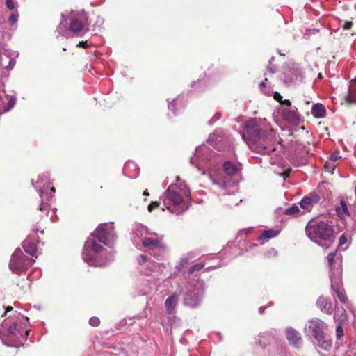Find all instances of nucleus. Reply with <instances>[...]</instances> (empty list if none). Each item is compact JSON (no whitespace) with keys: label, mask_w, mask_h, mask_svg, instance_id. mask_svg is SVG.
Segmentation results:
<instances>
[{"label":"nucleus","mask_w":356,"mask_h":356,"mask_svg":"<svg viewBox=\"0 0 356 356\" xmlns=\"http://www.w3.org/2000/svg\"><path fill=\"white\" fill-rule=\"evenodd\" d=\"M205 263L204 262H200L198 264H196L192 266H191L188 270V276L193 275L194 274V276L193 277L198 278L197 277V273L200 272L203 267L204 266Z\"/></svg>","instance_id":"2f4dec72"},{"label":"nucleus","mask_w":356,"mask_h":356,"mask_svg":"<svg viewBox=\"0 0 356 356\" xmlns=\"http://www.w3.org/2000/svg\"><path fill=\"white\" fill-rule=\"evenodd\" d=\"M222 266V264H220V261H218V264H215L214 266H208V267H207V269H208V270H210V269H211V268H217V267H220V266Z\"/></svg>","instance_id":"13d9d810"},{"label":"nucleus","mask_w":356,"mask_h":356,"mask_svg":"<svg viewBox=\"0 0 356 356\" xmlns=\"http://www.w3.org/2000/svg\"><path fill=\"white\" fill-rule=\"evenodd\" d=\"M18 56L16 51H9L3 48L0 51V65L8 70H12L15 65V58Z\"/></svg>","instance_id":"dca6fc26"},{"label":"nucleus","mask_w":356,"mask_h":356,"mask_svg":"<svg viewBox=\"0 0 356 356\" xmlns=\"http://www.w3.org/2000/svg\"><path fill=\"white\" fill-rule=\"evenodd\" d=\"M244 129L245 133L242 136L243 139L250 146H254L259 153L268 154L275 151V133L266 124V119L261 124L251 119L245 123Z\"/></svg>","instance_id":"7ed1b4c3"},{"label":"nucleus","mask_w":356,"mask_h":356,"mask_svg":"<svg viewBox=\"0 0 356 356\" xmlns=\"http://www.w3.org/2000/svg\"><path fill=\"white\" fill-rule=\"evenodd\" d=\"M264 309H265V308H264V307H261L259 309V313H260V314H262V313L264 312Z\"/></svg>","instance_id":"680f3d73"},{"label":"nucleus","mask_w":356,"mask_h":356,"mask_svg":"<svg viewBox=\"0 0 356 356\" xmlns=\"http://www.w3.org/2000/svg\"><path fill=\"white\" fill-rule=\"evenodd\" d=\"M63 20L60 23L57 31L62 36L68 38L70 33L80 35L88 30V18L84 12L71 11L62 14Z\"/></svg>","instance_id":"423d86ee"},{"label":"nucleus","mask_w":356,"mask_h":356,"mask_svg":"<svg viewBox=\"0 0 356 356\" xmlns=\"http://www.w3.org/2000/svg\"><path fill=\"white\" fill-rule=\"evenodd\" d=\"M285 337L290 346L293 348L299 349L302 347L303 340L301 334L291 327L285 329Z\"/></svg>","instance_id":"f3484780"},{"label":"nucleus","mask_w":356,"mask_h":356,"mask_svg":"<svg viewBox=\"0 0 356 356\" xmlns=\"http://www.w3.org/2000/svg\"><path fill=\"white\" fill-rule=\"evenodd\" d=\"M19 15L17 11L12 13L8 18L9 22L11 25H14L17 23L18 20Z\"/></svg>","instance_id":"58836bf2"},{"label":"nucleus","mask_w":356,"mask_h":356,"mask_svg":"<svg viewBox=\"0 0 356 356\" xmlns=\"http://www.w3.org/2000/svg\"><path fill=\"white\" fill-rule=\"evenodd\" d=\"M28 321V318L22 316L21 319L15 321L8 319L0 323V339L3 343L13 346L10 343L17 342L21 339L26 340L29 334V330L26 327Z\"/></svg>","instance_id":"39448f33"},{"label":"nucleus","mask_w":356,"mask_h":356,"mask_svg":"<svg viewBox=\"0 0 356 356\" xmlns=\"http://www.w3.org/2000/svg\"><path fill=\"white\" fill-rule=\"evenodd\" d=\"M177 181L179 183L171 184L160 200L171 213L179 215L189 207V202L183 199V195H188L190 192L184 182H179V177H177Z\"/></svg>","instance_id":"20e7f679"},{"label":"nucleus","mask_w":356,"mask_h":356,"mask_svg":"<svg viewBox=\"0 0 356 356\" xmlns=\"http://www.w3.org/2000/svg\"><path fill=\"white\" fill-rule=\"evenodd\" d=\"M35 261L24 255L22 251L17 248L13 253L10 262V270L17 275L25 273Z\"/></svg>","instance_id":"4468645a"},{"label":"nucleus","mask_w":356,"mask_h":356,"mask_svg":"<svg viewBox=\"0 0 356 356\" xmlns=\"http://www.w3.org/2000/svg\"><path fill=\"white\" fill-rule=\"evenodd\" d=\"M300 213V209H299L298 206L296 204H293L291 207L286 209L284 211V213L286 215H291L297 216Z\"/></svg>","instance_id":"473e14b6"},{"label":"nucleus","mask_w":356,"mask_h":356,"mask_svg":"<svg viewBox=\"0 0 356 356\" xmlns=\"http://www.w3.org/2000/svg\"><path fill=\"white\" fill-rule=\"evenodd\" d=\"M137 264L138 272L146 276H152L154 279L152 290H157L159 281L164 279L165 276H162L164 270L167 266L164 264L154 261L151 257L145 254H140L137 257Z\"/></svg>","instance_id":"9b49d317"},{"label":"nucleus","mask_w":356,"mask_h":356,"mask_svg":"<svg viewBox=\"0 0 356 356\" xmlns=\"http://www.w3.org/2000/svg\"><path fill=\"white\" fill-rule=\"evenodd\" d=\"M233 245H234L233 242H229L227 243V246L222 250L223 253H225V254H229L231 258H233V257H236V255H238V254H234L233 252L231 251L232 246ZM240 254L241 253H238V254Z\"/></svg>","instance_id":"e433bc0d"},{"label":"nucleus","mask_w":356,"mask_h":356,"mask_svg":"<svg viewBox=\"0 0 356 356\" xmlns=\"http://www.w3.org/2000/svg\"><path fill=\"white\" fill-rule=\"evenodd\" d=\"M343 335V330L340 323H338L336 329V337L338 340L341 339Z\"/></svg>","instance_id":"37998d69"},{"label":"nucleus","mask_w":356,"mask_h":356,"mask_svg":"<svg viewBox=\"0 0 356 356\" xmlns=\"http://www.w3.org/2000/svg\"><path fill=\"white\" fill-rule=\"evenodd\" d=\"M187 264H188V257H181L179 264L177 266V270H181L182 268H184Z\"/></svg>","instance_id":"79ce46f5"},{"label":"nucleus","mask_w":356,"mask_h":356,"mask_svg":"<svg viewBox=\"0 0 356 356\" xmlns=\"http://www.w3.org/2000/svg\"><path fill=\"white\" fill-rule=\"evenodd\" d=\"M335 165L334 163L331 161H326L324 165L325 170L328 172L333 173V171L334 170Z\"/></svg>","instance_id":"ea45409f"},{"label":"nucleus","mask_w":356,"mask_h":356,"mask_svg":"<svg viewBox=\"0 0 356 356\" xmlns=\"http://www.w3.org/2000/svg\"><path fill=\"white\" fill-rule=\"evenodd\" d=\"M274 99L275 100H277V102H282V96L277 92H275L274 93Z\"/></svg>","instance_id":"8fccbe9b"},{"label":"nucleus","mask_w":356,"mask_h":356,"mask_svg":"<svg viewBox=\"0 0 356 356\" xmlns=\"http://www.w3.org/2000/svg\"><path fill=\"white\" fill-rule=\"evenodd\" d=\"M321 200L319 195L316 192H312L305 195L300 202V207L306 211H311L314 205Z\"/></svg>","instance_id":"6ab92c4d"},{"label":"nucleus","mask_w":356,"mask_h":356,"mask_svg":"<svg viewBox=\"0 0 356 356\" xmlns=\"http://www.w3.org/2000/svg\"><path fill=\"white\" fill-rule=\"evenodd\" d=\"M168 101H169V99ZM179 101V98H176L172 102H168V108L173 112L174 115H177L178 113V111L176 109V105Z\"/></svg>","instance_id":"c9c22d12"},{"label":"nucleus","mask_w":356,"mask_h":356,"mask_svg":"<svg viewBox=\"0 0 356 356\" xmlns=\"http://www.w3.org/2000/svg\"><path fill=\"white\" fill-rule=\"evenodd\" d=\"M347 242V238L346 236H345V234H342L340 237H339V246H342L345 243H346Z\"/></svg>","instance_id":"de8ad7c7"},{"label":"nucleus","mask_w":356,"mask_h":356,"mask_svg":"<svg viewBox=\"0 0 356 356\" xmlns=\"http://www.w3.org/2000/svg\"><path fill=\"white\" fill-rule=\"evenodd\" d=\"M251 230H252V228H249V229H247L241 230V231H239V232L238 233V235H241L242 234H248V233H249Z\"/></svg>","instance_id":"864d4df0"},{"label":"nucleus","mask_w":356,"mask_h":356,"mask_svg":"<svg viewBox=\"0 0 356 356\" xmlns=\"http://www.w3.org/2000/svg\"><path fill=\"white\" fill-rule=\"evenodd\" d=\"M39 239L34 238L33 236H29V238L24 240L22 243L23 248L24 251L32 257H37L38 249L37 244H39Z\"/></svg>","instance_id":"aec40b11"},{"label":"nucleus","mask_w":356,"mask_h":356,"mask_svg":"<svg viewBox=\"0 0 356 356\" xmlns=\"http://www.w3.org/2000/svg\"><path fill=\"white\" fill-rule=\"evenodd\" d=\"M156 236V233L149 232L146 226L136 223L133 225L131 240L136 248L141 250L142 248H147L149 245L154 247L159 245V239Z\"/></svg>","instance_id":"ddd939ff"},{"label":"nucleus","mask_w":356,"mask_h":356,"mask_svg":"<svg viewBox=\"0 0 356 356\" xmlns=\"http://www.w3.org/2000/svg\"><path fill=\"white\" fill-rule=\"evenodd\" d=\"M336 211L340 218H343L349 215L348 209L344 200L340 201V205L337 207Z\"/></svg>","instance_id":"7c9ffc66"},{"label":"nucleus","mask_w":356,"mask_h":356,"mask_svg":"<svg viewBox=\"0 0 356 356\" xmlns=\"http://www.w3.org/2000/svg\"><path fill=\"white\" fill-rule=\"evenodd\" d=\"M143 195H145V196H149V193H148L147 191H145L143 192Z\"/></svg>","instance_id":"e2e57ef3"},{"label":"nucleus","mask_w":356,"mask_h":356,"mask_svg":"<svg viewBox=\"0 0 356 356\" xmlns=\"http://www.w3.org/2000/svg\"><path fill=\"white\" fill-rule=\"evenodd\" d=\"M346 101L348 103L356 104V78L350 82Z\"/></svg>","instance_id":"cd10ccee"},{"label":"nucleus","mask_w":356,"mask_h":356,"mask_svg":"<svg viewBox=\"0 0 356 356\" xmlns=\"http://www.w3.org/2000/svg\"><path fill=\"white\" fill-rule=\"evenodd\" d=\"M180 294L181 290H177L166 298L165 307L168 314L173 312L179 300Z\"/></svg>","instance_id":"4be33fe9"},{"label":"nucleus","mask_w":356,"mask_h":356,"mask_svg":"<svg viewBox=\"0 0 356 356\" xmlns=\"http://www.w3.org/2000/svg\"><path fill=\"white\" fill-rule=\"evenodd\" d=\"M281 103L284 105H286V108H289L291 106V102L289 99H285L284 101L282 100Z\"/></svg>","instance_id":"5fc2aeb1"},{"label":"nucleus","mask_w":356,"mask_h":356,"mask_svg":"<svg viewBox=\"0 0 356 356\" xmlns=\"http://www.w3.org/2000/svg\"><path fill=\"white\" fill-rule=\"evenodd\" d=\"M160 204V202H157V201H155V202H152L149 206H148V211L149 212L152 211L154 209L158 207Z\"/></svg>","instance_id":"a18cd8bd"},{"label":"nucleus","mask_w":356,"mask_h":356,"mask_svg":"<svg viewBox=\"0 0 356 356\" xmlns=\"http://www.w3.org/2000/svg\"><path fill=\"white\" fill-rule=\"evenodd\" d=\"M334 321L337 323H343L347 320V314L346 311L343 307H337L334 315Z\"/></svg>","instance_id":"c756f323"},{"label":"nucleus","mask_w":356,"mask_h":356,"mask_svg":"<svg viewBox=\"0 0 356 356\" xmlns=\"http://www.w3.org/2000/svg\"><path fill=\"white\" fill-rule=\"evenodd\" d=\"M216 117V119L218 120L220 119V115L217 114L215 115Z\"/></svg>","instance_id":"0e129e2a"},{"label":"nucleus","mask_w":356,"mask_h":356,"mask_svg":"<svg viewBox=\"0 0 356 356\" xmlns=\"http://www.w3.org/2000/svg\"><path fill=\"white\" fill-rule=\"evenodd\" d=\"M31 181L41 199V202L38 209L45 212L47 217H49L50 213L54 214V211L50 210V205L56 190L53 186L49 188V186L52 184L49 179V173L47 172H44L38 175L35 182H34L33 179Z\"/></svg>","instance_id":"1a4fd4ad"},{"label":"nucleus","mask_w":356,"mask_h":356,"mask_svg":"<svg viewBox=\"0 0 356 356\" xmlns=\"http://www.w3.org/2000/svg\"><path fill=\"white\" fill-rule=\"evenodd\" d=\"M317 307L326 314H331L333 312L332 302L323 296H320L316 301Z\"/></svg>","instance_id":"a878e982"},{"label":"nucleus","mask_w":356,"mask_h":356,"mask_svg":"<svg viewBox=\"0 0 356 356\" xmlns=\"http://www.w3.org/2000/svg\"><path fill=\"white\" fill-rule=\"evenodd\" d=\"M349 356H356V343L353 344Z\"/></svg>","instance_id":"3c124183"},{"label":"nucleus","mask_w":356,"mask_h":356,"mask_svg":"<svg viewBox=\"0 0 356 356\" xmlns=\"http://www.w3.org/2000/svg\"><path fill=\"white\" fill-rule=\"evenodd\" d=\"M342 26H343V29L348 30L352 26V22H343V24Z\"/></svg>","instance_id":"09e8293b"},{"label":"nucleus","mask_w":356,"mask_h":356,"mask_svg":"<svg viewBox=\"0 0 356 356\" xmlns=\"http://www.w3.org/2000/svg\"><path fill=\"white\" fill-rule=\"evenodd\" d=\"M274 60V58L272 57L269 60V65L266 67V72L264 73V75H267V73L269 72L270 74H274L275 72V67L273 65H272V61Z\"/></svg>","instance_id":"a19ab883"},{"label":"nucleus","mask_w":356,"mask_h":356,"mask_svg":"<svg viewBox=\"0 0 356 356\" xmlns=\"http://www.w3.org/2000/svg\"><path fill=\"white\" fill-rule=\"evenodd\" d=\"M6 7L9 10H13L15 8V3L13 0H4Z\"/></svg>","instance_id":"49530a36"},{"label":"nucleus","mask_w":356,"mask_h":356,"mask_svg":"<svg viewBox=\"0 0 356 356\" xmlns=\"http://www.w3.org/2000/svg\"><path fill=\"white\" fill-rule=\"evenodd\" d=\"M17 101V98L15 96H11L8 102L6 105V106L3 108L2 113H6L10 111L15 105Z\"/></svg>","instance_id":"72a5a7b5"},{"label":"nucleus","mask_w":356,"mask_h":356,"mask_svg":"<svg viewBox=\"0 0 356 356\" xmlns=\"http://www.w3.org/2000/svg\"><path fill=\"white\" fill-rule=\"evenodd\" d=\"M146 248L148 249L149 255L155 258L157 261H160L163 259L165 252V248L160 240L159 245L156 247L149 245Z\"/></svg>","instance_id":"393cba45"},{"label":"nucleus","mask_w":356,"mask_h":356,"mask_svg":"<svg viewBox=\"0 0 356 356\" xmlns=\"http://www.w3.org/2000/svg\"><path fill=\"white\" fill-rule=\"evenodd\" d=\"M13 310V308L12 307L10 306H8L6 308L5 311H4V314H6L7 312H10V311H12Z\"/></svg>","instance_id":"052dcab7"},{"label":"nucleus","mask_w":356,"mask_h":356,"mask_svg":"<svg viewBox=\"0 0 356 356\" xmlns=\"http://www.w3.org/2000/svg\"><path fill=\"white\" fill-rule=\"evenodd\" d=\"M89 324L92 327H97L100 324V320L96 316L91 317L89 320Z\"/></svg>","instance_id":"c03bdc74"},{"label":"nucleus","mask_w":356,"mask_h":356,"mask_svg":"<svg viewBox=\"0 0 356 356\" xmlns=\"http://www.w3.org/2000/svg\"><path fill=\"white\" fill-rule=\"evenodd\" d=\"M220 141V140L219 139V136H216V134L209 135L207 139V143L213 147H215L217 145V143Z\"/></svg>","instance_id":"f704fd0d"},{"label":"nucleus","mask_w":356,"mask_h":356,"mask_svg":"<svg viewBox=\"0 0 356 356\" xmlns=\"http://www.w3.org/2000/svg\"><path fill=\"white\" fill-rule=\"evenodd\" d=\"M32 232L33 233L29 236H33L34 238H35V234H38V232H40L41 234H44V230L41 229V227L38 225V223L33 226Z\"/></svg>","instance_id":"4c0bfd02"},{"label":"nucleus","mask_w":356,"mask_h":356,"mask_svg":"<svg viewBox=\"0 0 356 356\" xmlns=\"http://www.w3.org/2000/svg\"><path fill=\"white\" fill-rule=\"evenodd\" d=\"M277 330H270L258 334L256 343L263 349L264 356H282V346Z\"/></svg>","instance_id":"f8f14e48"},{"label":"nucleus","mask_w":356,"mask_h":356,"mask_svg":"<svg viewBox=\"0 0 356 356\" xmlns=\"http://www.w3.org/2000/svg\"><path fill=\"white\" fill-rule=\"evenodd\" d=\"M123 173L129 178H136L139 175V168L135 162L128 161L124 165Z\"/></svg>","instance_id":"b1692460"},{"label":"nucleus","mask_w":356,"mask_h":356,"mask_svg":"<svg viewBox=\"0 0 356 356\" xmlns=\"http://www.w3.org/2000/svg\"><path fill=\"white\" fill-rule=\"evenodd\" d=\"M341 276L340 275V266L337 269V276L331 275V289L332 291V296L335 298L337 297L341 303L346 302V297L344 293V290L341 285Z\"/></svg>","instance_id":"2eb2a0df"},{"label":"nucleus","mask_w":356,"mask_h":356,"mask_svg":"<svg viewBox=\"0 0 356 356\" xmlns=\"http://www.w3.org/2000/svg\"><path fill=\"white\" fill-rule=\"evenodd\" d=\"M281 113L284 120L291 124H298L300 122V117L296 109L284 108Z\"/></svg>","instance_id":"412c9836"},{"label":"nucleus","mask_w":356,"mask_h":356,"mask_svg":"<svg viewBox=\"0 0 356 356\" xmlns=\"http://www.w3.org/2000/svg\"><path fill=\"white\" fill-rule=\"evenodd\" d=\"M267 79V78H265V79L259 83V87L261 88L266 87Z\"/></svg>","instance_id":"4d7b16f0"},{"label":"nucleus","mask_w":356,"mask_h":356,"mask_svg":"<svg viewBox=\"0 0 356 356\" xmlns=\"http://www.w3.org/2000/svg\"><path fill=\"white\" fill-rule=\"evenodd\" d=\"M303 79L302 70L298 66H294L293 69L286 74L285 81L289 83H295L300 81Z\"/></svg>","instance_id":"5701e85b"},{"label":"nucleus","mask_w":356,"mask_h":356,"mask_svg":"<svg viewBox=\"0 0 356 356\" xmlns=\"http://www.w3.org/2000/svg\"><path fill=\"white\" fill-rule=\"evenodd\" d=\"M116 238L113 223L100 224L85 242L82 252L83 261L95 267L108 265L113 261L114 255L101 243L112 247Z\"/></svg>","instance_id":"f03ea898"},{"label":"nucleus","mask_w":356,"mask_h":356,"mask_svg":"<svg viewBox=\"0 0 356 356\" xmlns=\"http://www.w3.org/2000/svg\"><path fill=\"white\" fill-rule=\"evenodd\" d=\"M50 219H51V220L52 222H54V220L53 219V215H51V216H50Z\"/></svg>","instance_id":"69168bd1"},{"label":"nucleus","mask_w":356,"mask_h":356,"mask_svg":"<svg viewBox=\"0 0 356 356\" xmlns=\"http://www.w3.org/2000/svg\"><path fill=\"white\" fill-rule=\"evenodd\" d=\"M280 230L277 229H268L264 230L263 233L257 238V241L261 245L264 243V241H267L271 238H273L278 236Z\"/></svg>","instance_id":"bb28decb"},{"label":"nucleus","mask_w":356,"mask_h":356,"mask_svg":"<svg viewBox=\"0 0 356 356\" xmlns=\"http://www.w3.org/2000/svg\"><path fill=\"white\" fill-rule=\"evenodd\" d=\"M327 324L322 320L314 318L307 321L305 332L312 343L317 348L329 351L332 346V341L325 333Z\"/></svg>","instance_id":"6e6552de"},{"label":"nucleus","mask_w":356,"mask_h":356,"mask_svg":"<svg viewBox=\"0 0 356 356\" xmlns=\"http://www.w3.org/2000/svg\"><path fill=\"white\" fill-rule=\"evenodd\" d=\"M78 47L86 48V41L80 42L78 44Z\"/></svg>","instance_id":"bf43d9fd"},{"label":"nucleus","mask_w":356,"mask_h":356,"mask_svg":"<svg viewBox=\"0 0 356 356\" xmlns=\"http://www.w3.org/2000/svg\"><path fill=\"white\" fill-rule=\"evenodd\" d=\"M337 250L332 252L327 255V261L330 266V277L331 275L337 276L338 268L340 266V275H342V261L341 257H337Z\"/></svg>","instance_id":"a211bd4d"},{"label":"nucleus","mask_w":356,"mask_h":356,"mask_svg":"<svg viewBox=\"0 0 356 356\" xmlns=\"http://www.w3.org/2000/svg\"><path fill=\"white\" fill-rule=\"evenodd\" d=\"M183 290L185 306L192 309L200 306L205 292V283L202 279L188 277Z\"/></svg>","instance_id":"9d476101"},{"label":"nucleus","mask_w":356,"mask_h":356,"mask_svg":"<svg viewBox=\"0 0 356 356\" xmlns=\"http://www.w3.org/2000/svg\"><path fill=\"white\" fill-rule=\"evenodd\" d=\"M200 85V81H197L193 83L192 87L194 88L195 90H198L200 88L199 87Z\"/></svg>","instance_id":"603ef678"},{"label":"nucleus","mask_w":356,"mask_h":356,"mask_svg":"<svg viewBox=\"0 0 356 356\" xmlns=\"http://www.w3.org/2000/svg\"><path fill=\"white\" fill-rule=\"evenodd\" d=\"M305 232L310 240L324 249L330 248L334 241V229L327 222L312 220L306 225Z\"/></svg>","instance_id":"0eeeda50"},{"label":"nucleus","mask_w":356,"mask_h":356,"mask_svg":"<svg viewBox=\"0 0 356 356\" xmlns=\"http://www.w3.org/2000/svg\"><path fill=\"white\" fill-rule=\"evenodd\" d=\"M222 158L219 154L212 151L208 146L203 145L197 147L195 154L191 158V163L195 165L202 175H208L213 186L226 191L236 186L233 176L240 171L239 166L232 161H225L223 171L219 172Z\"/></svg>","instance_id":"f257e3e1"},{"label":"nucleus","mask_w":356,"mask_h":356,"mask_svg":"<svg viewBox=\"0 0 356 356\" xmlns=\"http://www.w3.org/2000/svg\"><path fill=\"white\" fill-rule=\"evenodd\" d=\"M228 194H229V193H227V192H224V193H223V195H228Z\"/></svg>","instance_id":"338daca9"},{"label":"nucleus","mask_w":356,"mask_h":356,"mask_svg":"<svg viewBox=\"0 0 356 356\" xmlns=\"http://www.w3.org/2000/svg\"><path fill=\"white\" fill-rule=\"evenodd\" d=\"M338 158L339 156L336 154H332L330 157L331 162L337 161Z\"/></svg>","instance_id":"6e6d98bb"},{"label":"nucleus","mask_w":356,"mask_h":356,"mask_svg":"<svg viewBox=\"0 0 356 356\" xmlns=\"http://www.w3.org/2000/svg\"><path fill=\"white\" fill-rule=\"evenodd\" d=\"M312 114L317 119L325 118L326 114L325 106L320 103L314 104L312 108Z\"/></svg>","instance_id":"c85d7f7f"}]
</instances>
